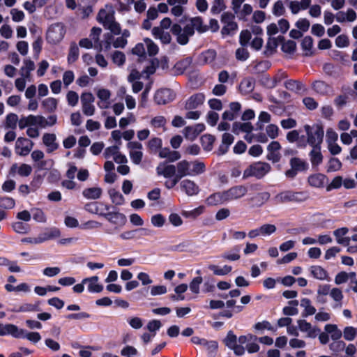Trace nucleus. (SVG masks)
Segmentation results:
<instances>
[{
	"label": "nucleus",
	"mask_w": 357,
	"mask_h": 357,
	"mask_svg": "<svg viewBox=\"0 0 357 357\" xmlns=\"http://www.w3.org/2000/svg\"><path fill=\"white\" fill-rule=\"evenodd\" d=\"M18 122L19 128L21 130L27 128L26 134L30 138H38L40 136V128L52 127L57 122L56 115L49 116L47 118L42 115H29L22 116L20 119L17 114L10 113L6 116L5 126L14 129Z\"/></svg>",
	"instance_id": "nucleus-1"
},
{
	"label": "nucleus",
	"mask_w": 357,
	"mask_h": 357,
	"mask_svg": "<svg viewBox=\"0 0 357 357\" xmlns=\"http://www.w3.org/2000/svg\"><path fill=\"white\" fill-rule=\"evenodd\" d=\"M195 29L199 33H204L208 29L201 17L191 18L183 28L179 24L175 23L172 27V34L176 37L178 44L184 45L189 42L190 37L194 35Z\"/></svg>",
	"instance_id": "nucleus-2"
},
{
	"label": "nucleus",
	"mask_w": 357,
	"mask_h": 357,
	"mask_svg": "<svg viewBox=\"0 0 357 357\" xmlns=\"http://www.w3.org/2000/svg\"><path fill=\"white\" fill-rule=\"evenodd\" d=\"M175 167L176 175L172 181V186L176 185L185 176H196L205 172L204 163L199 160L189 162L186 160H183L177 162Z\"/></svg>",
	"instance_id": "nucleus-3"
},
{
	"label": "nucleus",
	"mask_w": 357,
	"mask_h": 357,
	"mask_svg": "<svg viewBox=\"0 0 357 357\" xmlns=\"http://www.w3.org/2000/svg\"><path fill=\"white\" fill-rule=\"evenodd\" d=\"M175 23H172V20L169 17L163 18L158 26H155L152 29V34L156 38L159 39L163 44H169L172 42V36L169 32L167 31V29H170V31L172 33V27Z\"/></svg>",
	"instance_id": "nucleus-4"
},
{
	"label": "nucleus",
	"mask_w": 357,
	"mask_h": 357,
	"mask_svg": "<svg viewBox=\"0 0 357 357\" xmlns=\"http://www.w3.org/2000/svg\"><path fill=\"white\" fill-rule=\"evenodd\" d=\"M307 142L310 146L321 145L324 135V127L320 123L307 124L304 126Z\"/></svg>",
	"instance_id": "nucleus-5"
},
{
	"label": "nucleus",
	"mask_w": 357,
	"mask_h": 357,
	"mask_svg": "<svg viewBox=\"0 0 357 357\" xmlns=\"http://www.w3.org/2000/svg\"><path fill=\"white\" fill-rule=\"evenodd\" d=\"M271 167L268 163L263 162H257L250 165L243 173V178L247 179L250 177H255L257 178H261L269 171Z\"/></svg>",
	"instance_id": "nucleus-6"
},
{
	"label": "nucleus",
	"mask_w": 357,
	"mask_h": 357,
	"mask_svg": "<svg viewBox=\"0 0 357 357\" xmlns=\"http://www.w3.org/2000/svg\"><path fill=\"white\" fill-rule=\"evenodd\" d=\"M66 34V29L63 24L56 23L51 25L46 34L47 41L52 45L59 43Z\"/></svg>",
	"instance_id": "nucleus-7"
},
{
	"label": "nucleus",
	"mask_w": 357,
	"mask_h": 357,
	"mask_svg": "<svg viewBox=\"0 0 357 357\" xmlns=\"http://www.w3.org/2000/svg\"><path fill=\"white\" fill-rule=\"evenodd\" d=\"M307 197L303 192H294L291 191H284L275 196V199L281 204L289 202H302L307 200Z\"/></svg>",
	"instance_id": "nucleus-8"
},
{
	"label": "nucleus",
	"mask_w": 357,
	"mask_h": 357,
	"mask_svg": "<svg viewBox=\"0 0 357 357\" xmlns=\"http://www.w3.org/2000/svg\"><path fill=\"white\" fill-rule=\"evenodd\" d=\"M127 148L129 150V156L132 162L139 165L143 158L142 144L137 141L130 142L127 144Z\"/></svg>",
	"instance_id": "nucleus-9"
},
{
	"label": "nucleus",
	"mask_w": 357,
	"mask_h": 357,
	"mask_svg": "<svg viewBox=\"0 0 357 357\" xmlns=\"http://www.w3.org/2000/svg\"><path fill=\"white\" fill-rule=\"evenodd\" d=\"M33 145L34 143L29 139L20 137L16 140L15 149L18 155L26 156L31 152Z\"/></svg>",
	"instance_id": "nucleus-10"
},
{
	"label": "nucleus",
	"mask_w": 357,
	"mask_h": 357,
	"mask_svg": "<svg viewBox=\"0 0 357 357\" xmlns=\"http://www.w3.org/2000/svg\"><path fill=\"white\" fill-rule=\"evenodd\" d=\"M61 236V232L57 229H54L52 231H50L48 233H45L42 235H39L38 237L32 238V237H28L24 238L22 240L24 243H28L31 244H38L41 243L47 240L53 238H57Z\"/></svg>",
	"instance_id": "nucleus-11"
},
{
	"label": "nucleus",
	"mask_w": 357,
	"mask_h": 357,
	"mask_svg": "<svg viewBox=\"0 0 357 357\" xmlns=\"http://www.w3.org/2000/svg\"><path fill=\"white\" fill-rule=\"evenodd\" d=\"M104 156L107 159L112 158L116 163L119 164H126L128 162L126 155L119 151V146H112L105 149Z\"/></svg>",
	"instance_id": "nucleus-12"
},
{
	"label": "nucleus",
	"mask_w": 357,
	"mask_h": 357,
	"mask_svg": "<svg viewBox=\"0 0 357 357\" xmlns=\"http://www.w3.org/2000/svg\"><path fill=\"white\" fill-rule=\"evenodd\" d=\"M227 202L244 197L247 193V188L243 185L232 187L224 191Z\"/></svg>",
	"instance_id": "nucleus-13"
},
{
	"label": "nucleus",
	"mask_w": 357,
	"mask_h": 357,
	"mask_svg": "<svg viewBox=\"0 0 357 357\" xmlns=\"http://www.w3.org/2000/svg\"><path fill=\"white\" fill-rule=\"evenodd\" d=\"M114 10L112 6L106 5L105 8L100 10L97 20L104 26L114 19Z\"/></svg>",
	"instance_id": "nucleus-14"
},
{
	"label": "nucleus",
	"mask_w": 357,
	"mask_h": 357,
	"mask_svg": "<svg viewBox=\"0 0 357 357\" xmlns=\"http://www.w3.org/2000/svg\"><path fill=\"white\" fill-rule=\"evenodd\" d=\"M96 96L99 100L98 105L100 109H107L109 107L112 92L109 89L100 88L96 91Z\"/></svg>",
	"instance_id": "nucleus-15"
},
{
	"label": "nucleus",
	"mask_w": 357,
	"mask_h": 357,
	"mask_svg": "<svg viewBox=\"0 0 357 357\" xmlns=\"http://www.w3.org/2000/svg\"><path fill=\"white\" fill-rule=\"evenodd\" d=\"M24 331L18 328V327L12 324H0V336L11 335L14 337L18 338L22 337Z\"/></svg>",
	"instance_id": "nucleus-16"
},
{
	"label": "nucleus",
	"mask_w": 357,
	"mask_h": 357,
	"mask_svg": "<svg viewBox=\"0 0 357 357\" xmlns=\"http://www.w3.org/2000/svg\"><path fill=\"white\" fill-rule=\"evenodd\" d=\"M297 324L299 330L302 333H306L307 337L314 338L319 332V329L318 328L313 326L310 323L307 322L305 319H298Z\"/></svg>",
	"instance_id": "nucleus-17"
},
{
	"label": "nucleus",
	"mask_w": 357,
	"mask_h": 357,
	"mask_svg": "<svg viewBox=\"0 0 357 357\" xmlns=\"http://www.w3.org/2000/svg\"><path fill=\"white\" fill-rule=\"evenodd\" d=\"M180 187L188 196H195L199 192V185L191 179L185 178L181 181Z\"/></svg>",
	"instance_id": "nucleus-18"
},
{
	"label": "nucleus",
	"mask_w": 357,
	"mask_h": 357,
	"mask_svg": "<svg viewBox=\"0 0 357 357\" xmlns=\"http://www.w3.org/2000/svg\"><path fill=\"white\" fill-rule=\"evenodd\" d=\"M42 141L47 148V153H52L59 148V144L56 142V136L54 133H44L42 137Z\"/></svg>",
	"instance_id": "nucleus-19"
},
{
	"label": "nucleus",
	"mask_w": 357,
	"mask_h": 357,
	"mask_svg": "<svg viewBox=\"0 0 357 357\" xmlns=\"http://www.w3.org/2000/svg\"><path fill=\"white\" fill-rule=\"evenodd\" d=\"M337 22H353L357 19V14L352 8H348L346 11H340L335 15Z\"/></svg>",
	"instance_id": "nucleus-20"
},
{
	"label": "nucleus",
	"mask_w": 357,
	"mask_h": 357,
	"mask_svg": "<svg viewBox=\"0 0 357 357\" xmlns=\"http://www.w3.org/2000/svg\"><path fill=\"white\" fill-rule=\"evenodd\" d=\"M271 195L268 192L261 191L253 195L250 202L254 207H261L269 200Z\"/></svg>",
	"instance_id": "nucleus-21"
},
{
	"label": "nucleus",
	"mask_w": 357,
	"mask_h": 357,
	"mask_svg": "<svg viewBox=\"0 0 357 357\" xmlns=\"http://www.w3.org/2000/svg\"><path fill=\"white\" fill-rule=\"evenodd\" d=\"M205 100L204 93H198L191 96L185 102V107L186 109H193L202 105Z\"/></svg>",
	"instance_id": "nucleus-22"
},
{
	"label": "nucleus",
	"mask_w": 357,
	"mask_h": 357,
	"mask_svg": "<svg viewBox=\"0 0 357 357\" xmlns=\"http://www.w3.org/2000/svg\"><path fill=\"white\" fill-rule=\"evenodd\" d=\"M157 174L165 178H170L176 175L175 165L161 162L156 168Z\"/></svg>",
	"instance_id": "nucleus-23"
},
{
	"label": "nucleus",
	"mask_w": 357,
	"mask_h": 357,
	"mask_svg": "<svg viewBox=\"0 0 357 357\" xmlns=\"http://www.w3.org/2000/svg\"><path fill=\"white\" fill-rule=\"evenodd\" d=\"M174 94L169 89H161L156 92L154 99L159 105H164L174 99Z\"/></svg>",
	"instance_id": "nucleus-24"
},
{
	"label": "nucleus",
	"mask_w": 357,
	"mask_h": 357,
	"mask_svg": "<svg viewBox=\"0 0 357 357\" xmlns=\"http://www.w3.org/2000/svg\"><path fill=\"white\" fill-rule=\"evenodd\" d=\"M132 5L134 6L135 11L137 13L144 12L146 8L145 0H126V3L121 4L120 8L122 10H128Z\"/></svg>",
	"instance_id": "nucleus-25"
},
{
	"label": "nucleus",
	"mask_w": 357,
	"mask_h": 357,
	"mask_svg": "<svg viewBox=\"0 0 357 357\" xmlns=\"http://www.w3.org/2000/svg\"><path fill=\"white\" fill-rule=\"evenodd\" d=\"M109 206L102 203H91L86 205V210L91 213L98 214L105 217L107 211H109Z\"/></svg>",
	"instance_id": "nucleus-26"
},
{
	"label": "nucleus",
	"mask_w": 357,
	"mask_h": 357,
	"mask_svg": "<svg viewBox=\"0 0 357 357\" xmlns=\"http://www.w3.org/2000/svg\"><path fill=\"white\" fill-rule=\"evenodd\" d=\"M225 202H227V201L224 191L213 193L208 196L205 200V203L210 206L222 204Z\"/></svg>",
	"instance_id": "nucleus-27"
},
{
	"label": "nucleus",
	"mask_w": 357,
	"mask_h": 357,
	"mask_svg": "<svg viewBox=\"0 0 357 357\" xmlns=\"http://www.w3.org/2000/svg\"><path fill=\"white\" fill-rule=\"evenodd\" d=\"M82 283L87 284L88 290L90 292L99 293L103 289V287L98 284V277L97 276L85 278L82 280Z\"/></svg>",
	"instance_id": "nucleus-28"
},
{
	"label": "nucleus",
	"mask_w": 357,
	"mask_h": 357,
	"mask_svg": "<svg viewBox=\"0 0 357 357\" xmlns=\"http://www.w3.org/2000/svg\"><path fill=\"white\" fill-rule=\"evenodd\" d=\"M105 218L113 224H123L126 221V216L118 211H107Z\"/></svg>",
	"instance_id": "nucleus-29"
},
{
	"label": "nucleus",
	"mask_w": 357,
	"mask_h": 357,
	"mask_svg": "<svg viewBox=\"0 0 357 357\" xmlns=\"http://www.w3.org/2000/svg\"><path fill=\"white\" fill-rule=\"evenodd\" d=\"M311 146L312 147V149L310 153V161L312 165H318L323 160V156L321 152V145Z\"/></svg>",
	"instance_id": "nucleus-30"
},
{
	"label": "nucleus",
	"mask_w": 357,
	"mask_h": 357,
	"mask_svg": "<svg viewBox=\"0 0 357 357\" xmlns=\"http://www.w3.org/2000/svg\"><path fill=\"white\" fill-rule=\"evenodd\" d=\"M312 275L320 280H328L329 276L327 271L320 266H312L310 268Z\"/></svg>",
	"instance_id": "nucleus-31"
},
{
	"label": "nucleus",
	"mask_w": 357,
	"mask_h": 357,
	"mask_svg": "<svg viewBox=\"0 0 357 357\" xmlns=\"http://www.w3.org/2000/svg\"><path fill=\"white\" fill-rule=\"evenodd\" d=\"M34 62L30 59L24 60V66L20 68L21 76L27 77L28 80L31 79V73L34 70Z\"/></svg>",
	"instance_id": "nucleus-32"
},
{
	"label": "nucleus",
	"mask_w": 357,
	"mask_h": 357,
	"mask_svg": "<svg viewBox=\"0 0 357 357\" xmlns=\"http://www.w3.org/2000/svg\"><path fill=\"white\" fill-rule=\"evenodd\" d=\"M82 195L87 199H96L101 196L102 190L98 187L86 188L83 190Z\"/></svg>",
	"instance_id": "nucleus-33"
},
{
	"label": "nucleus",
	"mask_w": 357,
	"mask_h": 357,
	"mask_svg": "<svg viewBox=\"0 0 357 357\" xmlns=\"http://www.w3.org/2000/svg\"><path fill=\"white\" fill-rule=\"evenodd\" d=\"M326 176L321 174L311 175L308 178L309 184L314 188H321L324 185Z\"/></svg>",
	"instance_id": "nucleus-34"
},
{
	"label": "nucleus",
	"mask_w": 357,
	"mask_h": 357,
	"mask_svg": "<svg viewBox=\"0 0 357 357\" xmlns=\"http://www.w3.org/2000/svg\"><path fill=\"white\" fill-rule=\"evenodd\" d=\"M229 15L224 14L222 17V20L225 23V25L222 27L221 33L222 35H229L232 31L237 29V24L234 21H226L227 17Z\"/></svg>",
	"instance_id": "nucleus-35"
},
{
	"label": "nucleus",
	"mask_w": 357,
	"mask_h": 357,
	"mask_svg": "<svg viewBox=\"0 0 357 357\" xmlns=\"http://www.w3.org/2000/svg\"><path fill=\"white\" fill-rule=\"evenodd\" d=\"M121 34V36L116 38L112 43L114 48H123L127 44V38L130 36V31L126 29Z\"/></svg>",
	"instance_id": "nucleus-36"
},
{
	"label": "nucleus",
	"mask_w": 357,
	"mask_h": 357,
	"mask_svg": "<svg viewBox=\"0 0 357 357\" xmlns=\"http://www.w3.org/2000/svg\"><path fill=\"white\" fill-rule=\"evenodd\" d=\"M301 306L304 308L303 317L313 315L316 312L315 307L312 305L311 301L308 298H303L301 301Z\"/></svg>",
	"instance_id": "nucleus-37"
},
{
	"label": "nucleus",
	"mask_w": 357,
	"mask_h": 357,
	"mask_svg": "<svg viewBox=\"0 0 357 357\" xmlns=\"http://www.w3.org/2000/svg\"><path fill=\"white\" fill-rule=\"evenodd\" d=\"M58 101L54 98H47L43 100L41 105L48 112H54L57 108Z\"/></svg>",
	"instance_id": "nucleus-38"
},
{
	"label": "nucleus",
	"mask_w": 357,
	"mask_h": 357,
	"mask_svg": "<svg viewBox=\"0 0 357 357\" xmlns=\"http://www.w3.org/2000/svg\"><path fill=\"white\" fill-rule=\"evenodd\" d=\"M209 270H211L215 275H225L229 274L231 271V267L230 266L225 265L222 267H219L215 264H210L208 266Z\"/></svg>",
	"instance_id": "nucleus-39"
},
{
	"label": "nucleus",
	"mask_w": 357,
	"mask_h": 357,
	"mask_svg": "<svg viewBox=\"0 0 357 357\" xmlns=\"http://www.w3.org/2000/svg\"><path fill=\"white\" fill-rule=\"evenodd\" d=\"M313 89L318 93L326 95L330 91V86L322 81H315L312 84Z\"/></svg>",
	"instance_id": "nucleus-40"
},
{
	"label": "nucleus",
	"mask_w": 357,
	"mask_h": 357,
	"mask_svg": "<svg viewBox=\"0 0 357 357\" xmlns=\"http://www.w3.org/2000/svg\"><path fill=\"white\" fill-rule=\"evenodd\" d=\"M102 29L99 27H93L91 30L90 38L94 43V47H100L102 49V44L100 43V36L101 35Z\"/></svg>",
	"instance_id": "nucleus-41"
},
{
	"label": "nucleus",
	"mask_w": 357,
	"mask_h": 357,
	"mask_svg": "<svg viewBox=\"0 0 357 357\" xmlns=\"http://www.w3.org/2000/svg\"><path fill=\"white\" fill-rule=\"evenodd\" d=\"M302 49L305 52L306 56L312 55V48L313 46V40L310 36H305L301 43Z\"/></svg>",
	"instance_id": "nucleus-42"
},
{
	"label": "nucleus",
	"mask_w": 357,
	"mask_h": 357,
	"mask_svg": "<svg viewBox=\"0 0 357 357\" xmlns=\"http://www.w3.org/2000/svg\"><path fill=\"white\" fill-rule=\"evenodd\" d=\"M289 306H286L283 308L282 312L284 315L294 316L298 314V310L297 306L298 302L296 300L291 301L289 302Z\"/></svg>",
	"instance_id": "nucleus-43"
},
{
	"label": "nucleus",
	"mask_w": 357,
	"mask_h": 357,
	"mask_svg": "<svg viewBox=\"0 0 357 357\" xmlns=\"http://www.w3.org/2000/svg\"><path fill=\"white\" fill-rule=\"evenodd\" d=\"M325 331L331 335V338L334 340H339L342 335V331L337 328L336 325L327 324L325 326Z\"/></svg>",
	"instance_id": "nucleus-44"
},
{
	"label": "nucleus",
	"mask_w": 357,
	"mask_h": 357,
	"mask_svg": "<svg viewBox=\"0 0 357 357\" xmlns=\"http://www.w3.org/2000/svg\"><path fill=\"white\" fill-rule=\"evenodd\" d=\"M330 296L334 301L337 303V306L342 305V301L344 298L342 291L340 288H333L330 291Z\"/></svg>",
	"instance_id": "nucleus-45"
},
{
	"label": "nucleus",
	"mask_w": 357,
	"mask_h": 357,
	"mask_svg": "<svg viewBox=\"0 0 357 357\" xmlns=\"http://www.w3.org/2000/svg\"><path fill=\"white\" fill-rule=\"evenodd\" d=\"M111 59L112 62L118 66H121L126 61L125 54L120 51H114L112 55Z\"/></svg>",
	"instance_id": "nucleus-46"
},
{
	"label": "nucleus",
	"mask_w": 357,
	"mask_h": 357,
	"mask_svg": "<svg viewBox=\"0 0 357 357\" xmlns=\"http://www.w3.org/2000/svg\"><path fill=\"white\" fill-rule=\"evenodd\" d=\"M272 13L277 17L282 16L285 13V8L282 1L278 0L273 3Z\"/></svg>",
	"instance_id": "nucleus-47"
},
{
	"label": "nucleus",
	"mask_w": 357,
	"mask_h": 357,
	"mask_svg": "<svg viewBox=\"0 0 357 357\" xmlns=\"http://www.w3.org/2000/svg\"><path fill=\"white\" fill-rule=\"evenodd\" d=\"M147 48V52L149 56H154L158 52V45L150 38H145L144 40Z\"/></svg>",
	"instance_id": "nucleus-48"
},
{
	"label": "nucleus",
	"mask_w": 357,
	"mask_h": 357,
	"mask_svg": "<svg viewBox=\"0 0 357 357\" xmlns=\"http://www.w3.org/2000/svg\"><path fill=\"white\" fill-rule=\"evenodd\" d=\"M225 8L226 6L223 0H214L211 8V11L213 14H219L223 11Z\"/></svg>",
	"instance_id": "nucleus-49"
},
{
	"label": "nucleus",
	"mask_w": 357,
	"mask_h": 357,
	"mask_svg": "<svg viewBox=\"0 0 357 357\" xmlns=\"http://www.w3.org/2000/svg\"><path fill=\"white\" fill-rule=\"evenodd\" d=\"M148 149L151 151H157L162 147V140L158 137L151 138L147 144Z\"/></svg>",
	"instance_id": "nucleus-50"
},
{
	"label": "nucleus",
	"mask_w": 357,
	"mask_h": 357,
	"mask_svg": "<svg viewBox=\"0 0 357 357\" xmlns=\"http://www.w3.org/2000/svg\"><path fill=\"white\" fill-rule=\"evenodd\" d=\"M254 81L251 79H245L240 84L241 91L247 93L251 92L254 89Z\"/></svg>",
	"instance_id": "nucleus-51"
},
{
	"label": "nucleus",
	"mask_w": 357,
	"mask_h": 357,
	"mask_svg": "<svg viewBox=\"0 0 357 357\" xmlns=\"http://www.w3.org/2000/svg\"><path fill=\"white\" fill-rule=\"evenodd\" d=\"M204 209L205 208L204 206H199L193 210L189 211H183V215H184L185 218H196L197 216L204 213Z\"/></svg>",
	"instance_id": "nucleus-52"
},
{
	"label": "nucleus",
	"mask_w": 357,
	"mask_h": 357,
	"mask_svg": "<svg viewBox=\"0 0 357 357\" xmlns=\"http://www.w3.org/2000/svg\"><path fill=\"white\" fill-rule=\"evenodd\" d=\"M79 56V48L75 43L71 45L69 54L68 56V61L70 63L75 62Z\"/></svg>",
	"instance_id": "nucleus-53"
},
{
	"label": "nucleus",
	"mask_w": 357,
	"mask_h": 357,
	"mask_svg": "<svg viewBox=\"0 0 357 357\" xmlns=\"http://www.w3.org/2000/svg\"><path fill=\"white\" fill-rule=\"evenodd\" d=\"M167 123L166 119L162 116H156L151 119L150 124L155 128H162Z\"/></svg>",
	"instance_id": "nucleus-54"
},
{
	"label": "nucleus",
	"mask_w": 357,
	"mask_h": 357,
	"mask_svg": "<svg viewBox=\"0 0 357 357\" xmlns=\"http://www.w3.org/2000/svg\"><path fill=\"white\" fill-rule=\"evenodd\" d=\"M104 27L109 29L114 35H119L122 33L120 24L116 22L115 18Z\"/></svg>",
	"instance_id": "nucleus-55"
},
{
	"label": "nucleus",
	"mask_w": 357,
	"mask_h": 357,
	"mask_svg": "<svg viewBox=\"0 0 357 357\" xmlns=\"http://www.w3.org/2000/svg\"><path fill=\"white\" fill-rule=\"evenodd\" d=\"M335 45L339 48L348 47L349 45V37L345 34L338 36L335 38Z\"/></svg>",
	"instance_id": "nucleus-56"
},
{
	"label": "nucleus",
	"mask_w": 357,
	"mask_h": 357,
	"mask_svg": "<svg viewBox=\"0 0 357 357\" xmlns=\"http://www.w3.org/2000/svg\"><path fill=\"white\" fill-rule=\"evenodd\" d=\"M284 85L287 89L293 91H300L303 88V86L301 82L295 80H287L285 82Z\"/></svg>",
	"instance_id": "nucleus-57"
},
{
	"label": "nucleus",
	"mask_w": 357,
	"mask_h": 357,
	"mask_svg": "<svg viewBox=\"0 0 357 357\" xmlns=\"http://www.w3.org/2000/svg\"><path fill=\"white\" fill-rule=\"evenodd\" d=\"M68 103L71 107H75L79 100L78 93L74 91H69L66 94Z\"/></svg>",
	"instance_id": "nucleus-58"
},
{
	"label": "nucleus",
	"mask_w": 357,
	"mask_h": 357,
	"mask_svg": "<svg viewBox=\"0 0 357 357\" xmlns=\"http://www.w3.org/2000/svg\"><path fill=\"white\" fill-rule=\"evenodd\" d=\"M296 48V43L293 40H287L282 45V50L284 52L292 54L295 52Z\"/></svg>",
	"instance_id": "nucleus-59"
},
{
	"label": "nucleus",
	"mask_w": 357,
	"mask_h": 357,
	"mask_svg": "<svg viewBox=\"0 0 357 357\" xmlns=\"http://www.w3.org/2000/svg\"><path fill=\"white\" fill-rule=\"evenodd\" d=\"M310 21L305 18L300 19L296 22V26L301 32L307 31L310 28Z\"/></svg>",
	"instance_id": "nucleus-60"
},
{
	"label": "nucleus",
	"mask_w": 357,
	"mask_h": 357,
	"mask_svg": "<svg viewBox=\"0 0 357 357\" xmlns=\"http://www.w3.org/2000/svg\"><path fill=\"white\" fill-rule=\"evenodd\" d=\"M202 281H203V279L200 276L195 278L190 283V290L196 294H199V285H200V284H202Z\"/></svg>",
	"instance_id": "nucleus-61"
},
{
	"label": "nucleus",
	"mask_w": 357,
	"mask_h": 357,
	"mask_svg": "<svg viewBox=\"0 0 357 357\" xmlns=\"http://www.w3.org/2000/svg\"><path fill=\"white\" fill-rule=\"evenodd\" d=\"M303 103L309 110H314L318 107V102L312 97H305L303 99Z\"/></svg>",
	"instance_id": "nucleus-62"
},
{
	"label": "nucleus",
	"mask_w": 357,
	"mask_h": 357,
	"mask_svg": "<svg viewBox=\"0 0 357 357\" xmlns=\"http://www.w3.org/2000/svg\"><path fill=\"white\" fill-rule=\"evenodd\" d=\"M33 220L38 222H45L47 219L44 212L39 208L32 210Z\"/></svg>",
	"instance_id": "nucleus-63"
},
{
	"label": "nucleus",
	"mask_w": 357,
	"mask_h": 357,
	"mask_svg": "<svg viewBox=\"0 0 357 357\" xmlns=\"http://www.w3.org/2000/svg\"><path fill=\"white\" fill-rule=\"evenodd\" d=\"M357 330L353 327H346L343 332V336L348 341L353 340L356 335Z\"/></svg>",
	"instance_id": "nucleus-64"
}]
</instances>
